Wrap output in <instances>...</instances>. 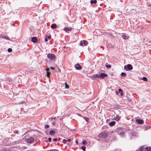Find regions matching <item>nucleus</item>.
Masks as SVG:
<instances>
[{
    "label": "nucleus",
    "instance_id": "2eb2a0df",
    "mask_svg": "<svg viewBox=\"0 0 151 151\" xmlns=\"http://www.w3.org/2000/svg\"><path fill=\"white\" fill-rule=\"evenodd\" d=\"M97 2V1L96 0H91L90 1L91 4L93 5H95V4Z\"/></svg>",
    "mask_w": 151,
    "mask_h": 151
},
{
    "label": "nucleus",
    "instance_id": "2f4dec72",
    "mask_svg": "<svg viewBox=\"0 0 151 151\" xmlns=\"http://www.w3.org/2000/svg\"><path fill=\"white\" fill-rule=\"evenodd\" d=\"M85 119L86 120L87 122H88L89 120V119L87 117H85Z\"/></svg>",
    "mask_w": 151,
    "mask_h": 151
},
{
    "label": "nucleus",
    "instance_id": "f704fd0d",
    "mask_svg": "<svg viewBox=\"0 0 151 151\" xmlns=\"http://www.w3.org/2000/svg\"><path fill=\"white\" fill-rule=\"evenodd\" d=\"M51 140V138L50 137L48 138V141L49 142H50Z\"/></svg>",
    "mask_w": 151,
    "mask_h": 151
},
{
    "label": "nucleus",
    "instance_id": "1a4fd4ad",
    "mask_svg": "<svg viewBox=\"0 0 151 151\" xmlns=\"http://www.w3.org/2000/svg\"><path fill=\"white\" fill-rule=\"evenodd\" d=\"M34 139L32 137H29L27 139V142L28 143H31L34 141Z\"/></svg>",
    "mask_w": 151,
    "mask_h": 151
},
{
    "label": "nucleus",
    "instance_id": "b1692460",
    "mask_svg": "<svg viewBox=\"0 0 151 151\" xmlns=\"http://www.w3.org/2000/svg\"><path fill=\"white\" fill-rule=\"evenodd\" d=\"M142 79L143 80L145 81H147V78L145 77H143L142 78Z\"/></svg>",
    "mask_w": 151,
    "mask_h": 151
},
{
    "label": "nucleus",
    "instance_id": "6e6552de",
    "mask_svg": "<svg viewBox=\"0 0 151 151\" xmlns=\"http://www.w3.org/2000/svg\"><path fill=\"white\" fill-rule=\"evenodd\" d=\"M75 67L76 69L77 70H81L82 68V67L78 63L75 65Z\"/></svg>",
    "mask_w": 151,
    "mask_h": 151
},
{
    "label": "nucleus",
    "instance_id": "a18cd8bd",
    "mask_svg": "<svg viewBox=\"0 0 151 151\" xmlns=\"http://www.w3.org/2000/svg\"><path fill=\"white\" fill-rule=\"evenodd\" d=\"M116 94L117 95H118V92L117 91H116Z\"/></svg>",
    "mask_w": 151,
    "mask_h": 151
},
{
    "label": "nucleus",
    "instance_id": "473e14b6",
    "mask_svg": "<svg viewBox=\"0 0 151 151\" xmlns=\"http://www.w3.org/2000/svg\"><path fill=\"white\" fill-rule=\"evenodd\" d=\"M5 38L6 39H7V40H9V37L8 36H6V37H5Z\"/></svg>",
    "mask_w": 151,
    "mask_h": 151
},
{
    "label": "nucleus",
    "instance_id": "f8f14e48",
    "mask_svg": "<svg viewBox=\"0 0 151 151\" xmlns=\"http://www.w3.org/2000/svg\"><path fill=\"white\" fill-rule=\"evenodd\" d=\"M50 70V68H48L46 69L47 71V76L48 77H49L50 75V73L49 72V70Z\"/></svg>",
    "mask_w": 151,
    "mask_h": 151
},
{
    "label": "nucleus",
    "instance_id": "a878e982",
    "mask_svg": "<svg viewBox=\"0 0 151 151\" xmlns=\"http://www.w3.org/2000/svg\"><path fill=\"white\" fill-rule=\"evenodd\" d=\"M86 148V147L84 146H83L82 147V149L83 151H85Z\"/></svg>",
    "mask_w": 151,
    "mask_h": 151
},
{
    "label": "nucleus",
    "instance_id": "412c9836",
    "mask_svg": "<svg viewBox=\"0 0 151 151\" xmlns=\"http://www.w3.org/2000/svg\"><path fill=\"white\" fill-rule=\"evenodd\" d=\"M99 74H95L93 75V76L94 77V78H99Z\"/></svg>",
    "mask_w": 151,
    "mask_h": 151
},
{
    "label": "nucleus",
    "instance_id": "393cba45",
    "mask_svg": "<svg viewBox=\"0 0 151 151\" xmlns=\"http://www.w3.org/2000/svg\"><path fill=\"white\" fill-rule=\"evenodd\" d=\"M82 144L83 145H86L87 144L86 142V140H84L83 141Z\"/></svg>",
    "mask_w": 151,
    "mask_h": 151
},
{
    "label": "nucleus",
    "instance_id": "bb28decb",
    "mask_svg": "<svg viewBox=\"0 0 151 151\" xmlns=\"http://www.w3.org/2000/svg\"><path fill=\"white\" fill-rule=\"evenodd\" d=\"M121 75L123 76H125L126 75V73L123 72H122L121 73Z\"/></svg>",
    "mask_w": 151,
    "mask_h": 151
},
{
    "label": "nucleus",
    "instance_id": "20e7f679",
    "mask_svg": "<svg viewBox=\"0 0 151 151\" xmlns=\"http://www.w3.org/2000/svg\"><path fill=\"white\" fill-rule=\"evenodd\" d=\"M140 151H151V148L146 147L144 148L143 146L141 147L140 148Z\"/></svg>",
    "mask_w": 151,
    "mask_h": 151
},
{
    "label": "nucleus",
    "instance_id": "5701e85b",
    "mask_svg": "<svg viewBox=\"0 0 151 151\" xmlns=\"http://www.w3.org/2000/svg\"><path fill=\"white\" fill-rule=\"evenodd\" d=\"M105 66L107 68H111V65H107V64H106L105 65Z\"/></svg>",
    "mask_w": 151,
    "mask_h": 151
},
{
    "label": "nucleus",
    "instance_id": "a19ab883",
    "mask_svg": "<svg viewBox=\"0 0 151 151\" xmlns=\"http://www.w3.org/2000/svg\"><path fill=\"white\" fill-rule=\"evenodd\" d=\"M67 140V141L70 142L71 140V139H68Z\"/></svg>",
    "mask_w": 151,
    "mask_h": 151
},
{
    "label": "nucleus",
    "instance_id": "c9c22d12",
    "mask_svg": "<svg viewBox=\"0 0 151 151\" xmlns=\"http://www.w3.org/2000/svg\"><path fill=\"white\" fill-rule=\"evenodd\" d=\"M3 151H11V150H3Z\"/></svg>",
    "mask_w": 151,
    "mask_h": 151
},
{
    "label": "nucleus",
    "instance_id": "0eeeda50",
    "mask_svg": "<svg viewBox=\"0 0 151 151\" xmlns=\"http://www.w3.org/2000/svg\"><path fill=\"white\" fill-rule=\"evenodd\" d=\"M88 44V42L84 40L81 41L79 43L80 45L82 46H83V45L84 46H86Z\"/></svg>",
    "mask_w": 151,
    "mask_h": 151
},
{
    "label": "nucleus",
    "instance_id": "39448f33",
    "mask_svg": "<svg viewBox=\"0 0 151 151\" xmlns=\"http://www.w3.org/2000/svg\"><path fill=\"white\" fill-rule=\"evenodd\" d=\"M107 137V134L105 132H102L99 134V137L102 138H105Z\"/></svg>",
    "mask_w": 151,
    "mask_h": 151
},
{
    "label": "nucleus",
    "instance_id": "f257e3e1",
    "mask_svg": "<svg viewBox=\"0 0 151 151\" xmlns=\"http://www.w3.org/2000/svg\"><path fill=\"white\" fill-rule=\"evenodd\" d=\"M125 129L120 127L117 128L116 130V133L120 135L121 136L124 135L125 133Z\"/></svg>",
    "mask_w": 151,
    "mask_h": 151
},
{
    "label": "nucleus",
    "instance_id": "72a5a7b5",
    "mask_svg": "<svg viewBox=\"0 0 151 151\" xmlns=\"http://www.w3.org/2000/svg\"><path fill=\"white\" fill-rule=\"evenodd\" d=\"M119 92H122V90L121 89H119Z\"/></svg>",
    "mask_w": 151,
    "mask_h": 151
},
{
    "label": "nucleus",
    "instance_id": "f03ea898",
    "mask_svg": "<svg viewBox=\"0 0 151 151\" xmlns=\"http://www.w3.org/2000/svg\"><path fill=\"white\" fill-rule=\"evenodd\" d=\"M47 57L49 60L51 61L54 60L55 58V56L52 53H50L48 54Z\"/></svg>",
    "mask_w": 151,
    "mask_h": 151
},
{
    "label": "nucleus",
    "instance_id": "58836bf2",
    "mask_svg": "<svg viewBox=\"0 0 151 151\" xmlns=\"http://www.w3.org/2000/svg\"><path fill=\"white\" fill-rule=\"evenodd\" d=\"M45 42H47L48 41L47 39V38H46L45 40Z\"/></svg>",
    "mask_w": 151,
    "mask_h": 151
},
{
    "label": "nucleus",
    "instance_id": "dca6fc26",
    "mask_svg": "<svg viewBox=\"0 0 151 151\" xmlns=\"http://www.w3.org/2000/svg\"><path fill=\"white\" fill-rule=\"evenodd\" d=\"M57 27V26L56 24H52L51 26V27L52 29L56 28Z\"/></svg>",
    "mask_w": 151,
    "mask_h": 151
},
{
    "label": "nucleus",
    "instance_id": "6ab92c4d",
    "mask_svg": "<svg viewBox=\"0 0 151 151\" xmlns=\"http://www.w3.org/2000/svg\"><path fill=\"white\" fill-rule=\"evenodd\" d=\"M37 39L35 37H33L32 39V41L34 43L36 42Z\"/></svg>",
    "mask_w": 151,
    "mask_h": 151
},
{
    "label": "nucleus",
    "instance_id": "ddd939ff",
    "mask_svg": "<svg viewBox=\"0 0 151 151\" xmlns=\"http://www.w3.org/2000/svg\"><path fill=\"white\" fill-rule=\"evenodd\" d=\"M136 121L139 124H142L143 123V121L141 119H137Z\"/></svg>",
    "mask_w": 151,
    "mask_h": 151
},
{
    "label": "nucleus",
    "instance_id": "a211bd4d",
    "mask_svg": "<svg viewBox=\"0 0 151 151\" xmlns=\"http://www.w3.org/2000/svg\"><path fill=\"white\" fill-rule=\"evenodd\" d=\"M115 124V122L114 121H112L110 122L109 124V125L110 126H112L114 125Z\"/></svg>",
    "mask_w": 151,
    "mask_h": 151
},
{
    "label": "nucleus",
    "instance_id": "37998d69",
    "mask_svg": "<svg viewBox=\"0 0 151 151\" xmlns=\"http://www.w3.org/2000/svg\"><path fill=\"white\" fill-rule=\"evenodd\" d=\"M76 143H78V141L76 140Z\"/></svg>",
    "mask_w": 151,
    "mask_h": 151
},
{
    "label": "nucleus",
    "instance_id": "4be33fe9",
    "mask_svg": "<svg viewBox=\"0 0 151 151\" xmlns=\"http://www.w3.org/2000/svg\"><path fill=\"white\" fill-rule=\"evenodd\" d=\"M65 88L66 89H68L69 88V86L67 84L66 82H65Z\"/></svg>",
    "mask_w": 151,
    "mask_h": 151
},
{
    "label": "nucleus",
    "instance_id": "9d476101",
    "mask_svg": "<svg viewBox=\"0 0 151 151\" xmlns=\"http://www.w3.org/2000/svg\"><path fill=\"white\" fill-rule=\"evenodd\" d=\"M99 78H103L105 77H107L108 76L107 74L103 73H101L99 74Z\"/></svg>",
    "mask_w": 151,
    "mask_h": 151
},
{
    "label": "nucleus",
    "instance_id": "ea45409f",
    "mask_svg": "<svg viewBox=\"0 0 151 151\" xmlns=\"http://www.w3.org/2000/svg\"><path fill=\"white\" fill-rule=\"evenodd\" d=\"M57 140H58V139H56V138H55V139H53V140L55 141Z\"/></svg>",
    "mask_w": 151,
    "mask_h": 151
},
{
    "label": "nucleus",
    "instance_id": "4c0bfd02",
    "mask_svg": "<svg viewBox=\"0 0 151 151\" xmlns=\"http://www.w3.org/2000/svg\"><path fill=\"white\" fill-rule=\"evenodd\" d=\"M47 37L49 39H50L51 38V36L50 35H49Z\"/></svg>",
    "mask_w": 151,
    "mask_h": 151
},
{
    "label": "nucleus",
    "instance_id": "c03bdc74",
    "mask_svg": "<svg viewBox=\"0 0 151 151\" xmlns=\"http://www.w3.org/2000/svg\"><path fill=\"white\" fill-rule=\"evenodd\" d=\"M60 138H59L58 139V141H60Z\"/></svg>",
    "mask_w": 151,
    "mask_h": 151
},
{
    "label": "nucleus",
    "instance_id": "aec40b11",
    "mask_svg": "<svg viewBox=\"0 0 151 151\" xmlns=\"http://www.w3.org/2000/svg\"><path fill=\"white\" fill-rule=\"evenodd\" d=\"M55 133V132L54 130H51L49 134H50L52 135H53Z\"/></svg>",
    "mask_w": 151,
    "mask_h": 151
},
{
    "label": "nucleus",
    "instance_id": "9b49d317",
    "mask_svg": "<svg viewBox=\"0 0 151 151\" xmlns=\"http://www.w3.org/2000/svg\"><path fill=\"white\" fill-rule=\"evenodd\" d=\"M72 29L71 27H65L64 28V30L65 31L67 32L68 31H70Z\"/></svg>",
    "mask_w": 151,
    "mask_h": 151
},
{
    "label": "nucleus",
    "instance_id": "e433bc0d",
    "mask_svg": "<svg viewBox=\"0 0 151 151\" xmlns=\"http://www.w3.org/2000/svg\"><path fill=\"white\" fill-rule=\"evenodd\" d=\"M50 68L52 69V70H54L55 69V68L54 67H50Z\"/></svg>",
    "mask_w": 151,
    "mask_h": 151
},
{
    "label": "nucleus",
    "instance_id": "c85d7f7f",
    "mask_svg": "<svg viewBox=\"0 0 151 151\" xmlns=\"http://www.w3.org/2000/svg\"><path fill=\"white\" fill-rule=\"evenodd\" d=\"M49 127V126L47 124H46L45 126V127L46 129L48 128Z\"/></svg>",
    "mask_w": 151,
    "mask_h": 151
},
{
    "label": "nucleus",
    "instance_id": "7ed1b4c3",
    "mask_svg": "<svg viewBox=\"0 0 151 151\" xmlns=\"http://www.w3.org/2000/svg\"><path fill=\"white\" fill-rule=\"evenodd\" d=\"M124 68L125 70L129 71L132 70L133 68V67L131 65L129 64L124 66Z\"/></svg>",
    "mask_w": 151,
    "mask_h": 151
},
{
    "label": "nucleus",
    "instance_id": "f3484780",
    "mask_svg": "<svg viewBox=\"0 0 151 151\" xmlns=\"http://www.w3.org/2000/svg\"><path fill=\"white\" fill-rule=\"evenodd\" d=\"M51 120H53V121L51 123H52V125H54L55 124V118L54 117V118H52Z\"/></svg>",
    "mask_w": 151,
    "mask_h": 151
},
{
    "label": "nucleus",
    "instance_id": "c756f323",
    "mask_svg": "<svg viewBox=\"0 0 151 151\" xmlns=\"http://www.w3.org/2000/svg\"><path fill=\"white\" fill-rule=\"evenodd\" d=\"M67 141V140L65 139H63V142L64 143H66Z\"/></svg>",
    "mask_w": 151,
    "mask_h": 151
},
{
    "label": "nucleus",
    "instance_id": "4468645a",
    "mask_svg": "<svg viewBox=\"0 0 151 151\" xmlns=\"http://www.w3.org/2000/svg\"><path fill=\"white\" fill-rule=\"evenodd\" d=\"M120 117L118 115H116V116L114 118V120L117 121H119L120 119Z\"/></svg>",
    "mask_w": 151,
    "mask_h": 151
},
{
    "label": "nucleus",
    "instance_id": "79ce46f5",
    "mask_svg": "<svg viewBox=\"0 0 151 151\" xmlns=\"http://www.w3.org/2000/svg\"><path fill=\"white\" fill-rule=\"evenodd\" d=\"M122 92H121V93H120V94H121V96H122V95H123V93H122Z\"/></svg>",
    "mask_w": 151,
    "mask_h": 151
},
{
    "label": "nucleus",
    "instance_id": "423d86ee",
    "mask_svg": "<svg viewBox=\"0 0 151 151\" xmlns=\"http://www.w3.org/2000/svg\"><path fill=\"white\" fill-rule=\"evenodd\" d=\"M122 38L124 40H127L129 38V36L127 35L125 33L122 34Z\"/></svg>",
    "mask_w": 151,
    "mask_h": 151
},
{
    "label": "nucleus",
    "instance_id": "cd10ccee",
    "mask_svg": "<svg viewBox=\"0 0 151 151\" xmlns=\"http://www.w3.org/2000/svg\"><path fill=\"white\" fill-rule=\"evenodd\" d=\"M8 51L9 52H11L12 51V49L11 48H9L8 49Z\"/></svg>",
    "mask_w": 151,
    "mask_h": 151
},
{
    "label": "nucleus",
    "instance_id": "7c9ffc66",
    "mask_svg": "<svg viewBox=\"0 0 151 151\" xmlns=\"http://www.w3.org/2000/svg\"><path fill=\"white\" fill-rule=\"evenodd\" d=\"M47 151H58V150L56 149H53L48 150Z\"/></svg>",
    "mask_w": 151,
    "mask_h": 151
}]
</instances>
